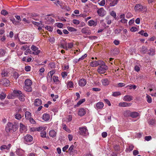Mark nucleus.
I'll use <instances>...</instances> for the list:
<instances>
[{
    "label": "nucleus",
    "instance_id": "obj_5",
    "mask_svg": "<svg viewBox=\"0 0 156 156\" xmlns=\"http://www.w3.org/2000/svg\"><path fill=\"white\" fill-rule=\"evenodd\" d=\"M33 140L32 136L30 135H27L24 137V142L26 144V142H30Z\"/></svg>",
    "mask_w": 156,
    "mask_h": 156
},
{
    "label": "nucleus",
    "instance_id": "obj_37",
    "mask_svg": "<svg viewBox=\"0 0 156 156\" xmlns=\"http://www.w3.org/2000/svg\"><path fill=\"white\" fill-rule=\"evenodd\" d=\"M6 52L3 49H2L0 50V56H4Z\"/></svg>",
    "mask_w": 156,
    "mask_h": 156
},
{
    "label": "nucleus",
    "instance_id": "obj_24",
    "mask_svg": "<svg viewBox=\"0 0 156 156\" xmlns=\"http://www.w3.org/2000/svg\"><path fill=\"white\" fill-rule=\"evenodd\" d=\"M85 99L84 98L82 99H81L77 103L76 105L74 106V107H77L79 106V105H80L82 103H83V102L85 101Z\"/></svg>",
    "mask_w": 156,
    "mask_h": 156
},
{
    "label": "nucleus",
    "instance_id": "obj_7",
    "mask_svg": "<svg viewBox=\"0 0 156 156\" xmlns=\"http://www.w3.org/2000/svg\"><path fill=\"white\" fill-rule=\"evenodd\" d=\"M45 20H46L44 22L47 24H50L54 21V20L53 19H52L51 17H48L46 18Z\"/></svg>",
    "mask_w": 156,
    "mask_h": 156
},
{
    "label": "nucleus",
    "instance_id": "obj_46",
    "mask_svg": "<svg viewBox=\"0 0 156 156\" xmlns=\"http://www.w3.org/2000/svg\"><path fill=\"white\" fill-rule=\"evenodd\" d=\"M1 14L4 16H5L8 14V12L5 9L2 10L1 12Z\"/></svg>",
    "mask_w": 156,
    "mask_h": 156
},
{
    "label": "nucleus",
    "instance_id": "obj_20",
    "mask_svg": "<svg viewBox=\"0 0 156 156\" xmlns=\"http://www.w3.org/2000/svg\"><path fill=\"white\" fill-rule=\"evenodd\" d=\"M104 104L101 102L98 103L96 105V107L98 109L102 108Z\"/></svg>",
    "mask_w": 156,
    "mask_h": 156
},
{
    "label": "nucleus",
    "instance_id": "obj_60",
    "mask_svg": "<svg viewBox=\"0 0 156 156\" xmlns=\"http://www.w3.org/2000/svg\"><path fill=\"white\" fill-rule=\"evenodd\" d=\"M137 30V29L136 27H131V28L130 29V30L132 32H134L136 31Z\"/></svg>",
    "mask_w": 156,
    "mask_h": 156
},
{
    "label": "nucleus",
    "instance_id": "obj_18",
    "mask_svg": "<svg viewBox=\"0 0 156 156\" xmlns=\"http://www.w3.org/2000/svg\"><path fill=\"white\" fill-rule=\"evenodd\" d=\"M139 115V113L136 112H131L130 116L133 118H135L138 117Z\"/></svg>",
    "mask_w": 156,
    "mask_h": 156
},
{
    "label": "nucleus",
    "instance_id": "obj_29",
    "mask_svg": "<svg viewBox=\"0 0 156 156\" xmlns=\"http://www.w3.org/2000/svg\"><path fill=\"white\" fill-rule=\"evenodd\" d=\"M88 24L89 26H92L93 25H96L97 24V22H95L94 20H90L88 22Z\"/></svg>",
    "mask_w": 156,
    "mask_h": 156
},
{
    "label": "nucleus",
    "instance_id": "obj_19",
    "mask_svg": "<svg viewBox=\"0 0 156 156\" xmlns=\"http://www.w3.org/2000/svg\"><path fill=\"white\" fill-rule=\"evenodd\" d=\"M75 147L73 145H72L69 149L68 151H67L66 152H69L70 154H73V150L74 148Z\"/></svg>",
    "mask_w": 156,
    "mask_h": 156
},
{
    "label": "nucleus",
    "instance_id": "obj_31",
    "mask_svg": "<svg viewBox=\"0 0 156 156\" xmlns=\"http://www.w3.org/2000/svg\"><path fill=\"white\" fill-rule=\"evenodd\" d=\"M147 51V47L143 46L141 50V51L144 54Z\"/></svg>",
    "mask_w": 156,
    "mask_h": 156
},
{
    "label": "nucleus",
    "instance_id": "obj_44",
    "mask_svg": "<svg viewBox=\"0 0 156 156\" xmlns=\"http://www.w3.org/2000/svg\"><path fill=\"white\" fill-rule=\"evenodd\" d=\"M146 98L147 99V102L148 103H151V102H152V99L150 96H149V95H147L146 96Z\"/></svg>",
    "mask_w": 156,
    "mask_h": 156
},
{
    "label": "nucleus",
    "instance_id": "obj_15",
    "mask_svg": "<svg viewBox=\"0 0 156 156\" xmlns=\"http://www.w3.org/2000/svg\"><path fill=\"white\" fill-rule=\"evenodd\" d=\"M133 100V97L129 95H126L123 98V100L126 101H130Z\"/></svg>",
    "mask_w": 156,
    "mask_h": 156
},
{
    "label": "nucleus",
    "instance_id": "obj_52",
    "mask_svg": "<svg viewBox=\"0 0 156 156\" xmlns=\"http://www.w3.org/2000/svg\"><path fill=\"white\" fill-rule=\"evenodd\" d=\"M148 122L149 124L153 125L155 123V120L153 119H150Z\"/></svg>",
    "mask_w": 156,
    "mask_h": 156
},
{
    "label": "nucleus",
    "instance_id": "obj_47",
    "mask_svg": "<svg viewBox=\"0 0 156 156\" xmlns=\"http://www.w3.org/2000/svg\"><path fill=\"white\" fill-rule=\"evenodd\" d=\"M45 28L47 30L50 31H52L53 30V28L50 26H46Z\"/></svg>",
    "mask_w": 156,
    "mask_h": 156
},
{
    "label": "nucleus",
    "instance_id": "obj_56",
    "mask_svg": "<svg viewBox=\"0 0 156 156\" xmlns=\"http://www.w3.org/2000/svg\"><path fill=\"white\" fill-rule=\"evenodd\" d=\"M3 77H5L7 76L8 73L5 71H3L1 73Z\"/></svg>",
    "mask_w": 156,
    "mask_h": 156
},
{
    "label": "nucleus",
    "instance_id": "obj_61",
    "mask_svg": "<svg viewBox=\"0 0 156 156\" xmlns=\"http://www.w3.org/2000/svg\"><path fill=\"white\" fill-rule=\"evenodd\" d=\"M104 101L109 106H110L111 105V104L110 102V101L107 99H104Z\"/></svg>",
    "mask_w": 156,
    "mask_h": 156
},
{
    "label": "nucleus",
    "instance_id": "obj_45",
    "mask_svg": "<svg viewBox=\"0 0 156 156\" xmlns=\"http://www.w3.org/2000/svg\"><path fill=\"white\" fill-rule=\"evenodd\" d=\"M127 87H129V89H131L133 88L134 90H135L136 87L135 85H129L127 86Z\"/></svg>",
    "mask_w": 156,
    "mask_h": 156
},
{
    "label": "nucleus",
    "instance_id": "obj_9",
    "mask_svg": "<svg viewBox=\"0 0 156 156\" xmlns=\"http://www.w3.org/2000/svg\"><path fill=\"white\" fill-rule=\"evenodd\" d=\"M132 104L131 103H127L126 102H120L119 104V106L120 107H126L130 106Z\"/></svg>",
    "mask_w": 156,
    "mask_h": 156
},
{
    "label": "nucleus",
    "instance_id": "obj_16",
    "mask_svg": "<svg viewBox=\"0 0 156 156\" xmlns=\"http://www.w3.org/2000/svg\"><path fill=\"white\" fill-rule=\"evenodd\" d=\"M49 115L47 113L44 114L42 116V119L45 121L48 120L49 119Z\"/></svg>",
    "mask_w": 156,
    "mask_h": 156
},
{
    "label": "nucleus",
    "instance_id": "obj_30",
    "mask_svg": "<svg viewBox=\"0 0 156 156\" xmlns=\"http://www.w3.org/2000/svg\"><path fill=\"white\" fill-rule=\"evenodd\" d=\"M102 83L104 85H107L109 84V82L107 79H105L102 80Z\"/></svg>",
    "mask_w": 156,
    "mask_h": 156
},
{
    "label": "nucleus",
    "instance_id": "obj_8",
    "mask_svg": "<svg viewBox=\"0 0 156 156\" xmlns=\"http://www.w3.org/2000/svg\"><path fill=\"white\" fill-rule=\"evenodd\" d=\"M31 49L32 50L34 51V52H35V55H37L40 53V51L38 50V48L34 45H32Z\"/></svg>",
    "mask_w": 156,
    "mask_h": 156
},
{
    "label": "nucleus",
    "instance_id": "obj_22",
    "mask_svg": "<svg viewBox=\"0 0 156 156\" xmlns=\"http://www.w3.org/2000/svg\"><path fill=\"white\" fill-rule=\"evenodd\" d=\"M49 133L50 136L52 137L55 136L56 135V133L55 130H50Z\"/></svg>",
    "mask_w": 156,
    "mask_h": 156
},
{
    "label": "nucleus",
    "instance_id": "obj_48",
    "mask_svg": "<svg viewBox=\"0 0 156 156\" xmlns=\"http://www.w3.org/2000/svg\"><path fill=\"white\" fill-rule=\"evenodd\" d=\"M110 14L111 16H113L114 18H115L116 16V13L115 12L113 11L111 12Z\"/></svg>",
    "mask_w": 156,
    "mask_h": 156
},
{
    "label": "nucleus",
    "instance_id": "obj_26",
    "mask_svg": "<svg viewBox=\"0 0 156 156\" xmlns=\"http://www.w3.org/2000/svg\"><path fill=\"white\" fill-rule=\"evenodd\" d=\"M90 65L92 67H96L99 65V63L97 61H92L90 63Z\"/></svg>",
    "mask_w": 156,
    "mask_h": 156
},
{
    "label": "nucleus",
    "instance_id": "obj_55",
    "mask_svg": "<svg viewBox=\"0 0 156 156\" xmlns=\"http://www.w3.org/2000/svg\"><path fill=\"white\" fill-rule=\"evenodd\" d=\"M30 69V67L29 66H27L25 68V70L27 72L29 71Z\"/></svg>",
    "mask_w": 156,
    "mask_h": 156
},
{
    "label": "nucleus",
    "instance_id": "obj_21",
    "mask_svg": "<svg viewBox=\"0 0 156 156\" xmlns=\"http://www.w3.org/2000/svg\"><path fill=\"white\" fill-rule=\"evenodd\" d=\"M25 86H31L32 84L31 80L29 79H27L25 81Z\"/></svg>",
    "mask_w": 156,
    "mask_h": 156
},
{
    "label": "nucleus",
    "instance_id": "obj_64",
    "mask_svg": "<svg viewBox=\"0 0 156 156\" xmlns=\"http://www.w3.org/2000/svg\"><path fill=\"white\" fill-rule=\"evenodd\" d=\"M49 41L51 43H53L55 42V39L54 37H51L49 39Z\"/></svg>",
    "mask_w": 156,
    "mask_h": 156
},
{
    "label": "nucleus",
    "instance_id": "obj_50",
    "mask_svg": "<svg viewBox=\"0 0 156 156\" xmlns=\"http://www.w3.org/2000/svg\"><path fill=\"white\" fill-rule=\"evenodd\" d=\"M73 22L74 24L78 25V24H79L80 22L78 20L76 19H74L73 20Z\"/></svg>",
    "mask_w": 156,
    "mask_h": 156
},
{
    "label": "nucleus",
    "instance_id": "obj_41",
    "mask_svg": "<svg viewBox=\"0 0 156 156\" xmlns=\"http://www.w3.org/2000/svg\"><path fill=\"white\" fill-rule=\"evenodd\" d=\"M121 94L120 92L119 91L115 92L113 93V94H112V95L114 97H117L118 96L120 95Z\"/></svg>",
    "mask_w": 156,
    "mask_h": 156
},
{
    "label": "nucleus",
    "instance_id": "obj_13",
    "mask_svg": "<svg viewBox=\"0 0 156 156\" xmlns=\"http://www.w3.org/2000/svg\"><path fill=\"white\" fill-rule=\"evenodd\" d=\"M86 84V81L84 79H80L79 82V85L81 86H84Z\"/></svg>",
    "mask_w": 156,
    "mask_h": 156
},
{
    "label": "nucleus",
    "instance_id": "obj_14",
    "mask_svg": "<svg viewBox=\"0 0 156 156\" xmlns=\"http://www.w3.org/2000/svg\"><path fill=\"white\" fill-rule=\"evenodd\" d=\"M42 104L41 100L39 99H37L34 101V105L38 106Z\"/></svg>",
    "mask_w": 156,
    "mask_h": 156
},
{
    "label": "nucleus",
    "instance_id": "obj_33",
    "mask_svg": "<svg viewBox=\"0 0 156 156\" xmlns=\"http://www.w3.org/2000/svg\"><path fill=\"white\" fill-rule=\"evenodd\" d=\"M118 1V0H113L112 2L110 3V5L111 6H113L116 5Z\"/></svg>",
    "mask_w": 156,
    "mask_h": 156
},
{
    "label": "nucleus",
    "instance_id": "obj_38",
    "mask_svg": "<svg viewBox=\"0 0 156 156\" xmlns=\"http://www.w3.org/2000/svg\"><path fill=\"white\" fill-rule=\"evenodd\" d=\"M144 30H141L139 32V33L141 35H143L145 37H147L148 36V34L146 32L144 33Z\"/></svg>",
    "mask_w": 156,
    "mask_h": 156
},
{
    "label": "nucleus",
    "instance_id": "obj_1",
    "mask_svg": "<svg viewBox=\"0 0 156 156\" xmlns=\"http://www.w3.org/2000/svg\"><path fill=\"white\" fill-rule=\"evenodd\" d=\"M108 69V66L105 65V63L102 64L98 67V71L99 73H103Z\"/></svg>",
    "mask_w": 156,
    "mask_h": 156
},
{
    "label": "nucleus",
    "instance_id": "obj_2",
    "mask_svg": "<svg viewBox=\"0 0 156 156\" xmlns=\"http://www.w3.org/2000/svg\"><path fill=\"white\" fill-rule=\"evenodd\" d=\"M79 133L80 135L85 136L88 134L87 130L86 127H80Z\"/></svg>",
    "mask_w": 156,
    "mask_h": 156
},
{
    "label": "nucleus",
    "instance_id": "obj_42",
    "mask_svg": "<svg viewBox=\"0 0 156 156\" xmlns=\"http://www.w3.org/2000/svg\"><path fill=\"white\" fill-rule=\"evenodd\" d=\"M13 77L15 79H17L19 77V75L17 72H14L13 73Z\"/></svg>",
    "mask_w": 156,
    "mask_h": 156
},
{
    "label": "nucleus",
    "instance_id": "obj_57",
    "mask_svg": "<svg viewBox=\"0 0 156 156\" xmlns=\"http://www.w3.org/2000/svg\"><path fill=\"white\" fill-rule=\"evenodd\" d=\"M87 56V54H84V55L82 56L81 58H79V59L78 60V61L83 60V59H84V58L85 57H86Z\"/></svg>",
    "mask_w": 156,
    "mask_h": 156
},
{
    "label": "nucleus",
    "instance_id": "obj_11",
    "mask_svg": "<svg viewBox=\"0 0 156 156\" xmlns=\"http://www.w3.org/2000/svg\"><path fill=\"white\" fill-rule=\"evenodd\" d=\"M22 94V92L20 90H14L12 95L13 96H19L20 95Z\"/></svg>",
    "mask_w": 156,
    "mask_h": 156
},
{
    "label": "nucleus",
    "instance_id": "obj_34",
    "mask_svg": "<svg viewBox=\"0 0 156 156\" xmlns=\"http://www.w3.org/2000/svg\"><path fill=\"white\" fill-rule=\"evenodd\" d=\"M15 116V118L18 120H20L22 118L21 115L17 113H16Z\"/></svg>",
    "mask_w": 156,
    "mask_h": 156
},
{
    "label": "nucleus",
    "instance_id": "obj_49",
    "mask_svg": "<svg viewBox=\"0 0 156 156\" xmlns=\"http://www.w3.org/2000/svg\"><path fill=\"white\" fill-rule=\"evenodd\" d=\"M46 132H43L41 133V136L42 137H46Z\"/></svg>",
    "mask_w": 156,
    "mask_h": 156
},
{
    "label": "nucleus",
    "instance_id": "obj_12",
    "mask_svg": "<svg viewBox=\"0 0 156 156\" xmlns=\"http://www.w3.org/2000/svg\"><path fill=\"white\" fill-rule=\"evenodd\" d=\"M86 113V111L85 109L83 108H81L79 110L78 114L81 116L84 115Z\"/></svg>",
    "mask_w": 156,
    "mask_h": 156
},
{
    "label": "nucleus",
    "instance_id": "obj_4",
    "mask_svg": "<svg viewBox=\"0 0 156 156\" xmlns=\"http://www.w3.org/2000/svg\"><path fill=\"white\" fill-rule=\"evenodd\" d=\"M0 84L5 86H8L9 85V81L5 78L2 79L0 81Z\"/></svg>",
    "mask_w": 156,
    "mask_h": 156
},
{
    "label": "nucleus",
    "instance_id": "obj_43",
    "mask_svg": "<svg viewBox=\"0 0 156 156\" xmlns=\"http://www.w3.org/2000/svg\"><path fill=\"white\" fill-rule=\"evenodd\" d=\"M149 51H150V52H148V54L150 55H154V50L152 49H150Z\"/></svg>",
    "mask_w": 156,
    "mask_h": 156
},
{
    "label": "nucleus",
    "instance_id": "obj_36",
    "mask_svg": "<svg viewBox=\"0 0 156 156\" xmlns=\"http://www.w3.org/2000/svg\"><path fill=\"white\" fill-rule=\"evenodd\" d=\"M6 97V94L2 92L0 94V98L1 100L5 99Z\"/></svg>",
    "mask_w": 156,
    "mask_h": 156
},
{
    "label": "nucleus",
    "instance_id": "obj_6",
    "mask_svg": "<svg viewBox=\"0 0 156 156\" xmlns=\"http://www.w3.org/2000/svg\"><path fill=\"white\" fill-rule=\"evenodd\" d=\"M7 126L8 127L12 129L14 132L16 131L17 130L16 128L14 129V127H16V126H17L16 124L13 125L11 122H9L7 124Z\"/></svg>",
    "mask_w": 156,
    "mask_h": 156
},
{
    "label": "nucleus",
    "instance_id": "obj_63",
    "mask_svg": "<svg viewBox=\"0 0 156 156\" xmlns=\"http://www.w3.org/2000/svg\"><path fill=\"white\" fill-rule=\"evenodd\" d=\"M53 79L54 82H58V77L57 76H53Z\"/></svg>",
    "mask_w": 156,
    "mask_h": 156
},
{
    "label": "nucleus",
    "instance_id": "obj_40",
    "mask_svg": "<svg viewBox=\"0 0 156 156\" xmlns=\"http://www.w3.org/2000/svg\"><path fill=\"white\" fill-rule=\"evenodd\" d=\"M68 30L71 32L76 31L77 30L76 29L71 27H68Z\"/></svg>",
    "mask_w": 156,
    "mask_h": 156
},
{
    "label": "nucleus",
    "instance_id": "obj_53",
    "mask_svg": "<svg viewBox=\"0 0 156 156\" xmlns=\"http://www.w3.org/2000/svg\"><path fill=\"white\" fill-rule=\"evenodd\" d=\"M122 31V30L120 29H115L114 31L115 33V34H117L119 33Z\"/></svg>",
    "mask_w": 156,
    "mask_h": 156
},
{
    "label": "nucleus",
    "instance_id": "obj_35",
    "mask_svg": "<svg viewBox=\"0 0 156 156\" xmlns=\"http://www.w3.org/2000/svg\"><path fill=\"white\" fill-rule=\"evenodd\" d=\"M55 71L54 70H51L50 72H49L48 74V76H47V78H48V76H49V77H50V76H51V77H52V76L55 73Z\"/></svg>",
    "mask_w": 156,
    "mask_h": 156
},
{
    "label": "nucleus",
    "instance_id": "obj_54",
    "mask_svg": "<svg viewBox=\"0 0 156 156\" xmlns=\"http://www.w3.org/2000/svg\"><path fill=\"white\" fill-rule=\"evenodd\" d=\"M105 4V0H102L99 3V5L102 6H104Z\"/></svg>",
    "mask_w": 156,
    "mask_h": 156
},
{
    "label": "nucleus",
    "instance_id": "obj_27",
    "mask_svg": "<svg viewBox=\"0 0 156 156\" xmlns=\"http://www.w3.org/2000/svg\"><path fill=\"white\" fill-rule=\"evenodd\" d=\"M131 111L129 110H127L124 112L123 115L125 117L130 116Z\"/></svg>",
    "mask_w": 156,
    "mask_h": 156
},
{
    "label": "nucleus",
    "instance_id": "obj_32",
    "mask_svg": "<svg viewBox=\"0 0 156 156\" xmlns=\"http://www.w3.org/2000/svg\"><path fill=\"white\" fill-rule=\"evenodd\" d=\"M67 86L68 88H72L73 87V84L72 82L69 81L68 82L67 84Z\"/></svg>",
    "mask_w": 156,
    "mask_h": 156
},
{
    "label": "nucleus",
    "instance_id": "obj_62",
    "mask_svg": "<svg viewBox=\"0 0 156 156\" xmlns=\"http://www.w3.org/2000/svg\"><path fill=\"white\" fill-rule=\"evenodd\" d=\"M67 44L68 48H71L73 47V43H68Z\"/></svg>",
    "mask_w": 156,
    "mask_h": 156
},
{
    "label": "nucleus",
    "instance_id": "obj_10",
    "mask_svg": "<svg viewBox=\"0 0 156 156\" xmlns=\"http://www.w3.org/2000/svg\"><path fill=\"white\" fill-rule=\"evenodd\" d=\"M110 52L112 55H115L119 53V51L117 48H115L111 50Z\"/></svg>",
    "mask_w": 156,
    "mask_h": 156
},
{
    "label": "nucleus",
    "instance_id": "obj_39",
    "mask_svg": "<svg viewBox=\"0 0 156 156\" xmlns=\"http://www.w3.org/2000/svg\"><path fill=\"white\" fill-rule=\"evenodd\" d=\"M81 32L82 33L85 34H89V33L87 32V29L86 28H83L81 30Z\"/></svg>",
    "mask_w": 156,
    "mask_h": 156
},
{
    "label": "nucleus",
    "instance_id": "obj_23",
    "mask_svg": "<svg viewBox=\"0 0 156 156\" xmlns=\"http://www.w3.org/2000/svg\"><path fill=\"white\" fill-rule=\"evenodd\" d=\"M30 86H25L24 87V90L28 92L32 91V89Z\"/></svg>",
    "mask_w": 156,
    "mask_h": 156
},
{
    "label": "nucleus",
    "instance_id": "obj_25",
    "mask_svg": "<svg viewBox=\"0 0 156 156\" xmlns=\"http://www.w3.org/2000/svg\"><path fill=\"white\" fill-rule=\"evenodd\" d=\"M26 129V127L22 123H20V131L22 132L23 131H25Z\"/></svg>",
    "mask_w": 156,
    "mask_h": 156
},
{
    "label": "nucleus",
    "instance_id": "obj_51",
    "mask_svg": "<svg viewBox=\"0 0 156 156\" xmlns=\"http://www.w3.org/2000/svg\"><path fill=\"white\" fill-rule=\"evenodd\" d=\"M19 99L22 101H23L24 100V96L23 94H20L19 96H18Z\"/></svg>",
    "mask_w": 156,
    "mask_h": 156
},
{
    "label": "nucleus",
    "instance_id": "obj_28",
    "mask_svg": "<svg viewBox=\"0 0 156 156\" xmlns=\"http://www.w3.org/2000/svg\"><path fill=\"white\" fill-rule=\"evenodd\" d=\"M25 116L27 119H29L31 117V113L27 111L25 112Z\"/></svg>",
    "mask_w": 156,
    "mask_h": 156
},
{
    "label": "nucleus",
    "instance_id": "obj_3",
    "mask_svg": "<svg viewBox=\"0 0 156 156\" xmlns=\"http://www.w3.org/2000/svg\"><path fill=\"white\" fill-rule=\"evenodd\" d=\"M97 12L99 16L101 17L104 16L106 14V11L103 8H101L99 9L98 10Z\"/></svg>",
    "mask_w": 156,
    "mask_h": 156
},
{
    "label": "nucleus",
    "instance_id": "obj_58",
    "mask_svg": "<svg viewBox=\"0 0 156 156\" xmlns=\"http://www.w3.org/2000/svg\"><path fill=\"white\" fill-rule=\"evenodd\" d=\"M114 148L115 151H118L119 150V146L117 145H115L114 146Z\"/></svg>",
    "mask_w": 156,
    "mask_h": 156
},
{
    "label": "nucleus",
    "instance_id": "obj_17",
    "mask_svg": "<svg viewBox=\"0 0 156 156\" xmlns=\"http://www.w3.org/2000/svg\"><path fill=\"white\" fill-rule=\"evenodd\" d=\"M135 9L136 11H141L143 9L142 6L140 4H138L136 5Z\"/></svg>",
    "mask_w": 156,
    "mask_h": 156
},
{
    "label": "nucleus",
    "instance_id": "obj_59",
    "mask_svg": "<svg viewBox=\"0 0 156 156\" xmlns=\"http://www.w3.org/2000/svg\"><path fill=\"white\" fill-rule=\"evenodd\" d=\"M151 139V136H147L145 137V139L147 141L150 140Z\"/></svg>",
    "mask_w": 156,
    "mask_h": 156
}]
</instances>
